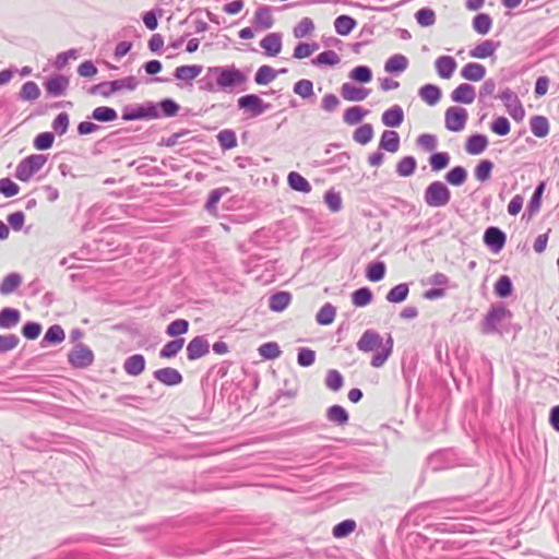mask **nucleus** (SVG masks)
Instances as JSON below:
<instances>
[{
	"label": "nucleus",
	"instance_id": "7c9ffc66",
	"mask_svg": "<svg viewBox=\"0 0 559 559\" xmlns=\"http://www.w3.org/2000/svg\"><path fill=\"white\" fill-rule=\"evenodd\" d=\"M286 72H287V69H285V68L280 69L278 71H275L272 67L264 64V66H261L258 69V71L255 72L254 82L258 85H266V84L271 83L273 80H275V78L278 73H286Z\"/></svg>",
	"mask_w": 559,
	"mask_h": 559
},
{
	"label": "nucleus",
	"instance_id": "58836bf2",
	"mask_svg": "<svg viewBox=\"0 0 559 559\" xmlns=\"http://www.w3.org/2000/svg\"><path fill=\"white\" fill-rule=\"evenodd\" d=\"M545 188H546V182L545 181H540L536 187H535V190L533 192V195L526 206V213L528 214V216H533L535 215L539 210H540V205H542V198H543V193L545 191Z\"/></svg>",
	"mask_w": 559,
	"mask_h": 559
},
{
	"label": "nucleus",
	"instance_id": "473e14b6",
	"mask_svg": "<svg viewBox=\"0 0 559 559\" xmlns=\"http://www.w3.org/2000/svg\"><path fill=\"white\" fill-rule=\"evenodd\" d=\"M392 350H393V338L391 335H389L385 344L382 347H380V350L376 352V354H373V356L371 357L370 365L373 368L382 367L385 364V361L388 360V358L391 356Z\"/></svg>",
	"mask_w": 559,
	"mask_h": 559
},
{
	"label": "nucleus",
	"instance_id": "8fccbe9b",
	"mask_svg": "<svg viewBox=\"0 0 559 559\" xmlns=\"http://www.w3.org/2000/svg\"><path fill=\"white\" fill-rule=\"evenodd\" d=\"M368 110L364 109L360 106H352L347 108L343 115V120L348 126H355L362 121L366 115H368Z\"/></svg>",
	"mask_w": 559,
	"mask_h": 559
},
{
	"label": "nucleus",
	"instance_id": "c03bdc74",
	"mask_svg": "<svg viewBox=\"0 0 559 559\" xmlns=\"http://www.w3.org/2000/svg\"><path fill=\"white\" fill-rule=\"evenodd\" d=\"M409 294V286L407 283H401L392 287L386 296L385 299L391 304H400L406 300L407 296Z\"/></svg>",
	"mask_w": 559,
	"mask_h": 559
},
{
	"label": "nucleus",
	"instance_id": "f03ea898",
	"mask_svg": "<svg viewBox=\"0 0 559 559\" xmlns=\"http://www.w3.org/2000/svg\"><path fill=\"white\" fill-rule=\"evenodd\" d=\"M216 85L221 91H233L247 82L246 74L235 66L215 67Z\"/></svg>",
	"mask_w": 559,
	"mask_h": 559
},
{
	"label": "nucleus",
	"instance_id": "9d476101",
	"mask_svg": "<svg viewBox=\"0 0 559 559\" xmlns=\"http://www.w3.org/2000/svg\"><path fill=\"white\" fill-rule=\"evenodd\" d=\"M483 241L492 253H499L506 246L507 235L501 228L490 226L485 230Z\"/></svg>",
	"mask_w": 559,
	"mask_h": 559
},
{
	"label": "nucleus",
	"instance_id": "a19ab883",
	"mask_svg": "<svg viewBox=\"0 0 559 559\" xmlns=\"http://www.w3.org/2000/svg\"><path fill=\"white\" fill-rule=\"evenodd\" d=\"M22 284V276L19 273L12 272L8 274L0 283V294L10 295L14 293Z\"/></svg>",
	"mask_w": 559,
	"mask_h": 559
},
{
	"label": "nucleus",
	"instance_id": "c9c22d12",
	"mask_svg": "<svg viewBox=\"0 0 559 559\" xmlns=\"http://www.w3.org/2000/svg\"><path fill=\"white\" fill-rule=\"evenodd\" d=\"M202 70L203 67L199 64L180 66L176 68L174 76L180 81L191 82L202 72Z\"/></svg>",
	"mask_w": 559,
	"mask_h": 559
},
{
	"label": "nucleus",
	"instance_id": "7ed1b4c3",
	"mask_svg": "<svg viewBox=\"0 0 559 559\" xmlns=\"http://www.w3.org/2000/svg\"><path fill=\"white\" fill-rule=\"evenodd\" d=\"M160 118L156 111L155 103L152 100L139 105H127L122 108L121 119L124 121L152 120Z\"/></svg>",
	"mask_w": 559,
	"mask_h": 559
},
{
	"label": "nucleus",
	"instance_id": "ddd939ff",
	"mask_svg": "<svg viewBox=\"0 0 559 559\" xmlns=\"http://www.w3.org/2000/svg\"><path fill=\"white\" fill-rule=\"evenodd\" d=\"M70 80L63 74H55L44 82V86L48 96L59 97L62 96L68 86Z\"/></svg>",
	"mask_w": 559,
	"mask_h": 559
},
{
	"label": "nucleus",
	"instance_id": "09e8293b",
	"mask_svg": "<svg viewBox=\"0 0 559 559\" xmlns=\"http://www.w3.org/2000/svg\"><path fill=\"white\" fill-rule=\"evenodd\" d=\"M350 159V155L347 152H342L325 160L323 165L330 166L329 173L335 174L346 168L348 162Z\"/></svg>",
	"mask_w": 559,
	"mask_h": 559
},
{
	"label": "nucleus",
	"instance_id": "f704fd0d",
	"mask_svg": "<svg viewBox=\"0 0 559 559\" xmlns=\"http://www.w3.org/2000/svg\"><path fill=\"white\" fill-rule=\"evenodd\" d=\"M287 183L292 190L301 193H309L312 189L309 181L297 171H290L288 174Z\"/></svg>",
	"mask_w": 559,
	"mask_h": 559
},
{
	"label": "nucleus",
	"instance_id": "6e6552de",
	"mask_svg": "<svg viewBox=\"0 0 559 559\" xmlns=\"http://www.w3.org/2000/svg\"><path fill=\"white\" fill-rule=\"evenodd\" d=\"M468 112L460 106H451L444 112L445 128L451 132H460L465 128Z\"/></svg>",
	"mask_w": 559,
	"mask_h": 559
},
{
	"label": "nucleus",
	"instance_id": "603ef678",
	"mask_svg": "<svg viewBox=\"0 0 559 559\" xmlns=\"http://www.w3.org/2000/svg\"><path fill=\"white\" fill-rule=\"evenodd\" d=\"M493 292L499 298H508L513 293V284L508 275H501L493 286Z\"/></svg>",
	"mask_w": 559,
	"mask_h": 559
},
{
	"label": "nucleus",
	"instance_id": "412c9836",
	"mask_svg": "<svg viewBox=\"0 0 559 559\" xmlns=\"http://www.w3.org/2000/svg\"><path fill=\"white\" fill-rule=\"evenodd\" d=\"M382 123L389 128H399L404 121V111L400 105H393L381 117Z\"/></svg>",
	"mask_w": 559,
	"mask_h": 559
},
{
	"label": "nucleus",
	"instance_id": "39448f33",
	"mask_svg": "<svg viewBox=\"0 0 559 559\" xmlns=\"http://www.w3.org/2000/svg\"><path fill=\"white\" fill-rule=\"evenodd\" d=\"M48 157L44 154H32L23 158L16 166L15 178L27 182L46 164Z\"/></svg>",
	"mask_w": 559,
	"mask_h": 559
},
{
	"label": "nucleus",
	"instance_id": "13d9d810",
	"mask_svg": "<svg viewBox=\"0 0 559 559\" xmlns=\"http://www.w3.org/2000/svg\"><path fill=\"white\" fill-rule=\"evenodd\" d=\"M40 96L38 85L33 81L25 82L19 93V98L26 102H34Z\"/></svg>",
	"mask_w": 559,
	"mask_h": 559
},
{
	"label": "nucleus",
	"instance_id": "0e129e2a",
	"mask_svg": "<svg viewBox=\"0 0 559 559\" xmlns=\"http://www.w3.org/2000/svg\"><path fill=\"white\" fill-rule=\"evenodd\" d=\"M417 167V162L414 156H405L396 165V173L401 177L412 176Z\"/></svg>",
	"mask_w": 559,
	"mask_h": 559
},
{
	"label": "nucleus",
	"instance_id": "e433bc0d",
	"mask_svg": "<svg viewBox=\"0 0 559 559\" xmlns=\"http://www.w3.org/2000/svg\"><path fill=\"white\" fill-rule=\"evenodd\" d=\"M66 334L61 325L53 324L49 326L41 340V346H45L47 344L49 345H57L64 341Z\"/></svg>",
	"mask_w": 559,
	"mask_h": 559
},
{
	"label": "nucleus",
	"instance_id": "4d7b16f0",
	"mask_svg": "<svg viewBox=\"0 0 559 559\" xmlns=\"http://www.w3.org/2000/svg\"><path fill=\"white\" fill-rule=\"evenodd\" d=\"M373 138V127L371 123H364L359 126L353 133L355 142L361 145L368 144Z\"/></svg>",
	"mask_w": 559,
	"mask_h": 559
},
{
	"label": "nucleus",
	"instance_id": "5701e85b",
	"mask_svg": "<svg viewBox=\"0 0 559 559\" xmlns=\"http://www.w3.org/2000/svg\"><path fill=\"white\" fill-rule=\"evenodd\" d=\"M253 24L259 26L262 29H269L274 24V19L272 16V8L266 4H261L254 12Z\"/></svg>",
	"mask_w": 559,
	"mask_h": 559
},
{
	"label": "nucleus",
	"instance_id": "c756f323",
	"mask_svg": "<svg viewBox=\"0 0 559 559\" xmlns=\"http://www.w3.org/2000/svg\"><path fill=\"white\" fill-rule=\"evenodd\" d=\"M419 97L429 106H435L441 98V88L435 84H425L418 91Z\"/></svg>",
	"mask_w": 559,
	"mask_h": 559
},
{
	"label": "nucleus",
	"instance_id": "49530a36",
	"mask_svg": "<svg viewBox=\"0 0 559 559\" xmlns=\"http://www.w3.org/2000/svg\"><path fill=\"white\" fill-rule=\"evenodd\" d=\"M90 118L98 122H111L117 120L118 114L112 107L99 106L92 111Z\"/></svg>",
	"mask_w": 559,
	"mask_h": 559
},
{
	"label": "nucleus",
	"instance_id": "79ce46f5",
	"mask_svg": "<svg viewBox=\"0 0 559 559\" xmlns=\"http://www.w3.org/2000/svg\"><path fill=\"white\" fill-rule=\"evenodd\" d=\"M530 127L532 133L537 138H545L549 133V121L544 116H533L530 119Z\"/></svg>",
	"mask_w": 559,
	"mask_h": 559
},
{
	"label": "nucleus",
	"instance_id": "bf43d9fd",
	"mask_svg": "<svg viewBox=\"0 0 559 559\" xmlns=\"http://www.w3.org/2000/svg\"><path fill=\"white\" fill-rule=\"evenodd\" d=\"M492 169L493 163L490 159H481L474 169V176L478 181L485 182L490 179Z\"/></svg>",
	"mask_w": 559,
	"mask_h": 559
},
{
	"label": "nucleus",
	"instance_id": "2f4dec72",
	"mask_svg": "<svg viewBox=\"0 0 559 559\" xmlns=\"http://www.w3.org/2000/svg\"><path fill=\"white\" fill-rule=\"evenodd\" d=\"M400 147V134L393 130L383 131L379 148L390 153H395Z\"/></svg>",
	"mask_w": 559,
	"mask_h": 559
},
{
	"label": "nucleus",
	"instance_id": "393cba45",
	"mask_svg": "<svg viewBox=\"0 0 559 559\" xmlns=\"http://www.w3.org/2000/svg\"><path fill=\"white\" fill-rule=\"evenodd\" d=\"M500 46V41H493L490 39L484 40L476 45L471 51L469 55L473 58L477 59H486L491 57L497 48Z\"/></svg>",
	"mask_w": 559,
	"mask_h": 559
},
{
	"label": "nucleus",
	"instance_id": "bb28decb",
	"mask_svg": "<svg viewBox=\"0 0 559 559\" xmlns=\"http://www.w3.org/2000/svg\"><path fill=\"white\" fill-rule=\"evenodd\" d=\"M124 371L132 377L141 374L145 369V358L141 354L128 357L123 362Z\"/></svg>",
	"mask_w": 559,
	"mask_h": 559
},
{
	"label": "nucleus",
	"instance_id": "e2e57ef3",
	"mask_svg": "<svg viewBox=\"0 0 559 559\" xmlns=\"http://www.w3.org/2000/svg\"><path fill=\"white\" fill-rule=\"evenodd\" d=\"M190 323L186 319H176L171 321L166 328V334L170 337H180L186 334L189 330Z\"/></svg>",
	"mask_w": 559,
	"mask_h": 559
},
{
	"label": "nucleus",
	"instance_id": "6ab92c4d",
	"mask_svg": "<svg viewBox=\"0 0 559 559\" xmlns=\"http://www.w3.org/2000/svg\"><path fill=\"white\" fill-rule=\"evenodd\" d=\"M260 46L264 49L266 56L275 57L282 50V35L280 33H270L261 39Z\"/></svg>",
	"mask_w": 559,
	"mask_h": 559
},
{
	"label": "nucleus",
	"instance_id": "1a4fd4ad",
	"mask_svg": "<svg viewBox=\"0 0 559 559\" xmlns=\"http://www.w3.org/2000/svg\"><path fill=\"white\" fill-rule=\"evenodd\" d=\"M506 106L508 114L515 120L522 121L525 116L524 107L518 95L509 87H506L499 95Z\"/></svg>",
	"mask_w": 559,
	"mask_h": 559
},
{
	"label": "nucleus",
	"instance_id": "4468645a",
	"mask_svg": "<svg viewBox=\"0 0 559 559\" xmlns=\"http://www.w3.org/2000/svg\"><path fill=\"white\" fill-rule=\"evenodd\" d=\"M451 500H436L429 501L420 507V509L431 510L436 515L443 519H456L457 509L451 508Z\"/></svg>",
	"mask_w": 559,
	"mask_h": 559
},
{
	"label": "nucleus",
	"instance_id": "4c0bfd02",
	"mask_svg": "<svg viewBox=\"0 0 559 559\" xmlns=\"http://www.w3.org/2000/svg\"><path fill=\"white\" fill-rule=\"evenodd\" d=\"M408 60L401 53H395L390 57L384 64V71L388 73H401L406 70Z\"/></svg>",
	"mask_w": 559,
	"mask_h": 559
},
{
	"label": "nucleus",
	"instance_id": "052dcab7",
	"mask_svg": "<svg viewBox=\"0 0 559 559\" xmlns=\"http://www.w3.org/2000/svg\"><path fill=\"white\" fill-rule=\"evenodd\" d=\"M138 84H139V81L133 75L126 76L123 79L109 81V86H110L112 94L116 92H119L123 88H126L128 91H134L136 88Z\"/></svg>",
	"mask_w": 559,
	"mask_h": 559
},
{
	"label": "nucleus",
	"instance_id": "aec40b11",
	"mask_svg": "<svg viewBox=\"0 0 559 559\" xmlns=\"http://www.w3.org/2000/svg\"><path fill=\"white\" fill-rule=\"evenodd\" d=\"M21 321V312L16 308L4 307L0 310V329L11 330Z\"/></svg>",
	"mask_w": 559,
	"mask_h": 559
},
{
	"label": "nucleus",
	"instance_id": "cd10ccee",
	"mask_svg": "<svg viewBox=\"0 0 559 559\" xmlns=\"http://www.w3.org/2000/svg\"><path fill=\"white\" fill-rule=\"evenodd\" d=\"M326 419L336 425V426H345L348 424L349 415L348 412L341 405H332L326 409Z\"/></svg>",
	"mask_w": 559,
	"mask_h": 559
},
{
	"label": "nucleus",
	"instance_id": "2eb2a0df",
	"mask_svg": "<svg viewBox=\"0 0 559 559\" xmlns=\"http://www.w3.org/2000/svg\"><path fill=\"white\" fill-rule=\"evenodd\" d=\"M153 377L167 386L179 385L183 381L182 374L175 368L165 367L153 372Z\"/></svg>",
	"mask_w": 559,
	"mask_h": 559
},
{
	"label": "nucleus",
	"instance_id": "f257e3e1",
	"mask_svg": "<svg viewBox=\"0 0 559 559\" xmlns=\"http://www.w3.org/2000/svg\"><path fill=\"white\" fill-rule=\"evenodd\" d=\"M511 319L512 312L504 305H492L483 320L481 332L485 334H501L500 326L504 322H510Z\"/></svg>",
	"mask_w": 559,
	"mask_h": 559
},
{
	"label": "nucleus",
	"instance_id": "de8ad7c7",
	"mask_svg": "<svg viewBox=\"0 0 559 559\" xmlns=\"http://www.w3.org/2000/svg\"><path fill=\"white\" fill-rule=\"evenodd\" d=\"M386 266L382 261H373L367 265L366 277L373 283L380 282L385 276Z\"/></svg>",
	"mask_w": 559,
	"mask_h": 559
},
{
	"label": "nucleus",
	"instance_id": "a878e982",
	"mask_svg": "<svg viewBox=\"0 0 559 559\" xmlns=\"http://www.w3.org/2000/svg\"><path fill=\"white\" fill-rule=\"evenodd\" d=\"M486 75V68L477 62H468L461 70V76L467 81L478 82Z\"/></svg>",
	"mask_w": 559,
	"mask_h": 559
},
{
	"label": "nucleus",
	"instance_id": "4be33fe9",
	"mask_svg": "<svg viewBox=\"0 0 559 559\" xmlns=\"http://www.w3.org/2000/svg\"><path fill=\"white\" fill-rule=\"evenodd\" d=\"M435 67L438 75L442 79L448 80L453 75L457 67V63L455 59L451 56H441L437 58Z\"/></svg>",
	"mask_w": 559,
	"mask_h": 559
},
{
	"label": "nucleus",
	"instance_id": "423d86ee",
	"mask_svg": "<svg viewBox=\"0 0 559 559\" xmlns=\"http://www.w3.org/2000/svg\"><path fill=\"white\" fill-rule=\"evenodd\" d=\"M93 350L83 343L75 344L68 353V361L75 369H85L93 365Z\"/></svg>",
	"mask_w": 559,
	"mask_h": 559
},
{
	"label": "nucleus",
	"instance_id": "6e6d98bb",
	"mask_svg": "<svg viewBox=\"0 0 559 559\" xmlns=\"http://www.w3.org/2000/svg\"><path fill=\"white\" fill-rule=\"evenodd\" d=\"M335 314L336 308L332 304L326 302L316 314V321L320 325H329L334 321Z\"/></svg>",
	"mask_w": 559,
	"mask_h": 559
},
{
	"label": "nucleus",
	"instance_id": "a18cd8bd",
	"mask_svg": "<svg viewBox=\"0 0 559 559\" xmlns=\"http://www.w3.org/2000/svg\"><path fill=\"white\" fill-rule=\"evenodd\" d=\"M185 345V338L178 337L167 342L159 350V357L163 359H170L178 355Z\"/></svg>",
	"mask_w": 559,
	"mask_h": 559
},
{
	"label": "nucleus",
	"instance_id": "b1692460",
	"mask_svg": "<svg viewBox=\"0 0 559 559\" xmlns=\"http://www.w3.org/2000/svg\"><path fill=\"white\" fill-rule=\"evenodd\" d=\"M488 146V138L481 133H475L467 138L465 150L471 155L481 154Z\"/></svg>",
	"mask_w": 559,
	"mask_h": 559
},
{
	"label": "nucleus",
	"instance_id": "864d4df0",
	"mask_svg": "<svg viewBox=\"0 0 559 559\" xmlns=\"http://www.w3.org/2000/svg\"><path fill=\"white\" fill-rule=\"evenodd\" d=\"M156 111H159L160 117H175L180 106L173 98H164L158 103H155Z\"/></svg>",
	"mask_w": 559,
	"mask_h": 559
},
{
	"label": "nucleus",
	"instance_id": "c85d7f7f",
	"mask_svg": "<svg viewBox=\"0 0 559 559\" xmlns=\"http://www.w3.org/2000/svg\"><path fill=\"white\" fill-rule=\"evenodd\" d=\"M439 533H473L475 530L465 523H438L427 524V528H432Z\"/></svg>",
	"mask_w": 559,
	"mask_h": 559
},
{
	"label": "nucleus",
	"instance_id": "9b49d317",
	"mask_svg": "<svg viewBox=\"0 0 559 559\" xmlns=\"http://www.w3.org/2000/svg\"><path fill=\"white\" fill-rule=\"evenodd\" d=\"M186 350L188 360L194 361L210 353V343L205 335H199L188 343Z\"/></svg>",
	"mask_w": 559,
	"mask_h": 559
},
{
	"label": "nucleus",
	"instance_id": "f8f14e48",
	"mask_svg": "<svg viewBox=\"0 0 559 559\" xmlns=\"http://www.w3.org/2000/svg\"><path fill=\"white\" fill-rule=\"evenodd\" d=\"M383 345V338L374 330H366L357 342V348L364 353L373 352Z\"/></svg>",
	"mask_w": 559,
	"mask_h": 559
},
{
	"label": "nucleus",
	"instance_id": "72a5a7b5",
	"mask_svg": "<svg viewBox=\"0 0 559 559\" xmlns=\"http://www.w3.org/2000/svg\"><path fill=\"white\" fill-rule=\"evenodd\" d=\"M292 300V295L288 292H277L270 296L269 308L274 312L285 310Z\"/></svg>",
	"mask_w": 559,
	"mask_h": 559
},
{
	"label": "nucleus",
	"instance_id": "3c124183",
	"mask_svg": "<svg viewBox=\"0 0 559 559\" xmlns=\"http://www.w3.org/2000/svg\"><path fill=\"white\" fill-rule=\"evenodd\" d=\"M216 139L223 151H228L237 146V135L231 129L221 130Z\"/></svg>",
	"mask_w": 559,
	"mask_h": 559
},
{
	"label": "nucleus",
	"instance_id": "69168bd1",
	"mask_svg": "<svg viewBox=\"0 0 559 559\" xmlns=\"http://www.w3.org/2000/svg\"><path fill=\"white\" fill-rule=\"evenodd\" d=\"M372 297L373 295L369 287H360L353 292L352 302L356 307H365L371 302Z\"/></svg>",
	"mask_w": 559,
	"mask_h": 559
},
{
	"label": "nucleus",
	"instance_id": "a211bd4d",
	"mask_svg": "<svg viewBox=\"0 0 559 559\" xmlns=\"http://www.w3.org/2000/svg\"><path fill=\"white\" fill-rule=\"evenodd\" d=\"M369 88L358 87L352 83H344L341 87L342 97L348 102H361L368 97Z\"/></svg>",
	"mask_w": 559,
	"mask_h": 559
},
{
	"label": "nucleus",
	"instance_id": "774afa93",
	"mask_svg": "<svg viewBox=\"0 0 559 559\" xmlns=\"http://www.w3.org/2000/svg\"><path fill=\"white\" fill-rule=\"evenodd\" d=\"M349 78L355 82L366 84L372 80V71L368 66H357L349 72Z\"/></svg>",
	"mask_w": 559,
	"mask_h": 559
},
{
	"label": "nucleus",
	"instance_id": "37998d69",
	"mask_svg": "<svg viewBox=\"0 0 559 559\" xmlns=\"http://www.w3.org/2000/svg\"><path fill=\"white\" fill-rule=\"evenodd\" d=\"M357 25L354 17L349 15H340L334 20L335 32L341 36L348 35Z\"/></svg>",
	"mask_w": 559,
	"mask_h": 559
},
{
	"label": "nucleus",
	"instance_id": "338daca9",
	"mask_svg": "<svg viewBox=\"0 0 559 559\" xmlns=\"http://www.w3.org/2000/svg\"><path fill=\"white\" fill-rule=\"evenodd\" d=\"M450 155L447 152H435L429 157V165L432 171H440L450 164Z\"/></svg>",
	"mask_w": 559,
	"mask_h": 559
},
{
	"label": "nucleus",
	"instance_id": "dca6fc26",
	"mask_svg": "<svg viewBox=\"0 0 559 559\" xmlns=\"http://www.w3.org/2000/svg\"><path fill=\"white\" fill-rule=\"evenodd\" d=\"M476 97L475 87L468 83H462L451 93V99L459 104H472Z\"/></svg>",
	"mask_w": 559,
	"mask_h": 559
},
{
	"label": "nucleus",
	"instance_id": "0eeeda50",
	"mask_svg": "<svg viewBox=\"0 0 559 559\" xmlns=\"http://www.w3.org/2000/svg\"><path fill=\"white\" fill-rule=\"evenodd\" d=\"M237 106L245 112L250 114L251 117H258L265 110L271 108L270 103H264L257 94H246L238 98Z\"/></svg>",
	"mask_w": 559,
	"mask_h": 559
},
{
	"label": "nucleus",
	"instance_id": "f3484780",
	"mask_svg": "<svg viewBox=\"0 0 559 559\" xmlns=\"http://www.w3.org/2000/svg\"><path fill=\"white\" fill-rule=\"evenodd\" d=\"M465 545V542L456 538H436L431 544L430 549L435 555H442L451 550H459Z\"/></svg>",
	"mask_w": 559,
	"mask_h": 559
},
{
	"label": "nucleus",
	"instance_id": "20e7f679",
	"mask_svg": "<svg viewBox=\"0 0 559 559\" xmlns=\"http://www.w3.org/2000/svg\"><path fill=\"white\" fill-rule=\"evenodd\" d=\"M451 200V191L442 181H432L424 192V201L431 207H443Z\"/></svg>",
	"mask_w": 559,
	"mask_h": 559
},
{
	"label": "nucleus",
	"instance_id": "5fc2aeb1",
	"mask_svg": "<svg viewBox=\"0 0 559 559\" xmlns=\"http://www.w3.org/2000/svg\"><path fill=\"white\" fill-rule=\"evenodd\" d=\"M341 61L338 55L334 50H324L311 60L316 67L330 66L334 67Z\"/></svg>",
	"mask_w": 559,
	"mask_h": 559
},
{
	"label": "nucleus",
	"instance_id": "680f3d73",
	"mask_svg": "<svg viewBox=\"0 0 559 559\" xmlns=\"http://www.w3.org/2000/svg\"><path fill=\"white\" fill-rule=\"evenodd\" d=\"M492 25V19L487 13H478L473 19V28L480 35H486Z\"/></svg>",
	"mask_w": 559,
	"mask_h": 559
},
{
	"label": "nucleus",
	"instance_id": "ea45409f",
	"mask_svg": "<svg viewBox=\"0 0 559 559\" xmlns=\"http://www.w3.org/2000/svg\"><path fill=\"white\" fill-rule=\"evenodd\" d=\"M467 176L465 167L454 166L445 174L444 179L449 185L460 187L466 182Z\"/></svg>",
	"mask_w": 559,
	"mask_h": 559
}]
</instances>
